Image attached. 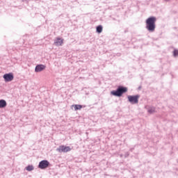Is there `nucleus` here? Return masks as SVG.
<instances>
[{"instance_id":"f257e3e1","label":"nucleus","mask_w":178,"mask_h":178,"mask_svg":"<svg viewBox=\"0 0 178 178\" xmlns=\"http://www.w3.org/2000/svg\"><path fill=\"white\" fill-rule=\"evenodd\" d=\"M156 20V17H150L146 19V29L149 31L153 32L155 31Z\"/></svg>"},{"instance_id":"f03ea898","label":"nucleus","mask_w":178,"mask_h":178,"mask_svg":"<svg viewBox=\"0 0 178 178\" xmlns=\"http://www.w3.org/2000/svg\"><path fill=\"white\" fill-rule=\"evenodd\" d=\"M128 88L126 87L119 86L116 90L111 91V94L115 97H122L123 94L127 92Z\"/></svg>"},{"instance_id":"7ed1b4c3","label":"nucleus","mask_w":178,"mask_h":178,"mask_svg":"<svg viewBox=\"0 0 178 178\" xmlns=\"http://www.w3.org/2000/svg\"><path fill=\"white\" fill-rule=\"evenodd\" d=\"M140 99L139 95H134V96L129 95V96H128V100L131 104H138V99Z\"/></svg>"},{"instance_id":"20e7f679","label":"nucleus","mask_w":178,"mask_h":178,"mask_svg":"<svg viewBox=\"0 0 178 178\" xmlns=\"http://www.w3.org/2000/svg\"><path fill=\"white\" fill-rule=\"evenodd\" d=\"M72 150L70 147L69 146H65V145H60L59 147L57 149V151L59 153H67L69 152Z\"/></svg>"},{"instance_id":"39448f33","label":"nucleus","mask_w":178,"mask_h":178,"mask_svg":"<svg viewBox=\"0 0 178 178\" xmlns=\"http://www.w3.org/2000/svg\"><path fill=\"white\" fill-rule=\"evenodd\" d=\"M49 162L47 160H43L39 163L38 168L41 170H44V169H47L49 167Z\"/></svg>"},{"instance_id":"423d86ee","label":"nucleus","mask_w":178,"mask_h":178,"mask_svg":"<svg viewBox=\"0 0 178 178\" xmlns=\"http://www.w3.org/2000/svg\"><path fill=\"white\" fill-rule=\"evenodd\" d=\"M3 79H4V81H13L14 79V75L13 73H8V74H5L3 76Z\"/></svg>"},{"instance_id":"0eeeda50","label":"nucleus","mask_w":178,"mask_h":178,"mask_svg":"<svg viewBox=\"0 0 178 178\" xmlns=\"http://www.w3.org/2000/svg\"><path fill=\"white\" fill-rule=\"evenodd\" d=\"M63 42H64V40L62 38H58L54 40V44L56 47H61V45H63Z\"/></svg>"},{"instance_id":"6e6552de","label":"nucleus","mask_w":178,"mask_h":178,"mask_svg":"<svg viewBox=\"0 0 178 178\" xmlns=\"http://www.w3.org/2000/svg\"><path fill=\"white\" fill-rule=\"evenodd\" d=\"M46 69V66L44 65H36L35 68V72L36 73H38L39 72H42V70H44Z\"/></svg>"},{"instance_id":"1a4fd4ad","label":"nucleus","mask_w":178,"mask_h":178,"mask_svg":"<svg viewBox=\"0 0 178 178\" xmlns=\"http://www.w3.org/2000/svg\"><path fill=\"white\" fill-rule=\"evenodd\" d=\"M72 106L74 108L75 111H81L83 108V106L79 104L72 105Z\"/></svg>"},{"instance_id":"9d476101","label":"nucleus","mask_w":178,"mask_h":178,"mask_svg":"<svg viewBox=\"0 0 178 178\" xmlns=\"http://www.w3.org/2000/svg\"><path fill=\"white\" fill-rule=\"evenodd\" d=\"M6 106H7V102L3 99H1L0 100V108H4L6 107Z\"/></svg>"},{"instance_id":"9b49d317","label":"nucleus","mask_w":178,"mask_h":178,"mask_svg":"<svg viewBox=\"0 0 178 178\" xmlns=\"http://www.w3.org/2000/svg\"><path fill=\"white\" fill-rule=\"evenodd\" d=\"M34 170V167L33 165H28L26 167V170L28 172L33 171Z\"/></svg>"},{"instance_id":"f8f14e48","label":"nucleus","mask_w":178,"mask_h":178,"mask_svg":"<svg viewBox=\"0 0 178 178\" xmlns=\"http://www.w3.org/2000/svg\"><path fill=\"white\" fill-rule=\"evenodd\" d=\"M96 30H97V33H101L102 32V31H103L102 26L99 25V26H97Z\"/></svg>"},{"instance_id":"ddd939ff","label":"nucleus","mask_w":178,"mask_h":178,"mask_svg":"<svg viewBox=\"0 0 178 178\" xmlns=\"http://www.w3.org/2000/svg\"><path fill=\"white\" fill-rule=\"evenodd\" d=\"M148 113L149 114H153L154 113H156V108H150L149 110H148Z\"/></svg>"},{"instance_id":"4468645a","label":"nucleus","mask_w":178,"mask_h":178,"mask_svg":"<svg viewBox=\"0 0 178 178\" xmlns=\"http://www.w3.org/2000/svg\"><path fill=\"white\" fill-rule=\"evenodd\" d=\"M174 56H178V50L175 49L173 51Z\"/></svg>"}]
</instances>
